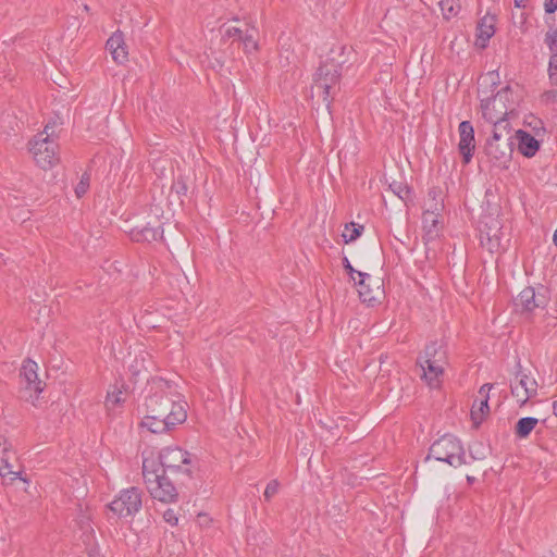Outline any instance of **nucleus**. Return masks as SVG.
Masks as SVG:
<instances>
[{
    "label": "nucleus",
    "mask_w": 557,
    "mask_h": 557,
    "mask_svg": "<svg viewBox=\"0 0 557 557\" xmlns=\"http://www.w3.org/2000/svg\"><path fill=\"white\" fill-rule=\"evenodd\" d=\"M346 52L350 49L339 47L337 51L332 50L331 54L320 64L311 87V97L322 98L325 108L330 112L331 95L339 83L342 67L348 62Z\"/></svg>",
    "instance_id": "nucleus-1"
},
{
    "label": "nucleus",
    "mask_w": 557,
    "mask_h": 557,
    "mask_svg": "<svg viewBox=\"0 0 557 557\" xmlns=\"http://www.w3.org/2000/svg\"><path fill=\"white\" fill-rule=\"evenodd\" d=\"M187 404L182 399L175 386L162 377H153L148 382V395L146 397L147 412L162 416H170L175 410L174 407H181L186 410Z\"/></svg>",
    "instance_id": "nucleus-2"
},
{
    "label": "nucleus",
    "mask_w": 557,
    "mask_h": 557,
    "mask_svg": "<svg viewBox=\"0 0 557 557\" xmlns=\"http://www.w3.org/2000/svg\"><path fill=\"white\" fill-rule=\"evenodd\" d=\"M512 129L505 123L492 128V137L485 146L486 156L493 166L497 169H508L512 157Z\"/></svg>",
    "instance_id": "nucleus-3"
},
{
    "label": "nucleus",
    "mask_w": 557,
    "mask_h": 557,
    "mask_svg": "<svg viewBox=\"0 0 557 557\" xmlns=\"http://www.w3.org/2000/svg\"><path fill=\"white\" fill-rule=\"evenodd\" d=\"M143 475L145 478L147 488L154 499L162 503H172L176 499L177 492L170 480V474L162 473L159 470L154 458H144Z\"/></svg>",
    "instance_id": "nucleus-4"
},
{
    "label": "nucleus",
    "mask_w": 557,
    "mask_h": 557,
    "mask_svg": "<svg viewBox=\"0 0 557 557\" xmlns=\"http://www.w3.org/2000/svg\"><path fill=\"white\" fill-rule=\"evenodd\" d=\"M54 125L55 123H48L45 129L29 141V152L37 165L44 170L53 168L60 160L59 145L53 132Z\"/></svg>",
    "instance_id": "nucleus-5"
},
{
    "label": "nucleus",
    "mask_w": 557,
    "mask_h": 557,
    "mask_svg": "<svg viewBox=\"0 0 557 557\" xmlns=\"http://www.w3.org/2000/svg\"><path fill=\"white\" fill-rule=\"evenodd\" d=\"M157 465L162 473L174 476L181 483L191 479L194 465L188 451L178 447H168L160 451Z\"/></svg>",
    "instance_id": "nucleus-6"
},
{
    "label": "nucleus",
    "mask_w": 557,
    "mask_h": 557,
    "mask_svg": "<svg viewBox=\"0 0 557 557\" xmlns=\"http://www.w3.org/2000/svg\"><path fill=\"white\" fill-rule=\"evenodd\" d=\"M431 458L446 462L455 468L467 463L461 442L451 435H444L431 445L425 461Z\"/></svg>",
    "instance_id": "nucleus-7"
},
{
    "label": "nucleus",
    "mask_w": 557,
    "mask_h": 557,
    "mask_svg": "<svg viewBox=\"0 0 557 557\" xmlns=\"http://www.w3.org/2000/svg\"><path fill=\"white\" fill-rule=\"evenodd\" d=\"M511 90L509 87L500 89L493 98L483 99L481 101L482 115L492 124L493 128L498 123H505L507 127H510L508 116L513 114V104H508Z\"/></svg>",
    "instance_id": "nucleus-8"
},
{
    "label": "nucleus",
    "mask_w": 557,
    "mask_h": 557,
    "mask_svg": "<svg viewBox=\"0 0 557 557\" xmlns=\"http://www.w3.org/2000/svg\"><path fill=\"white\" fill-rule=\"evenodd\" d=\"M444 210L443 193L440 188H432L424 202L422 224L426 243L435 240L440 235V216Z\"/></svg>",
    "instance_id": "nucleus-9"
},
{
    "label": "nucleus",
    "mask_w": 557,
    "mask_h": 557,
    "mask_svg": "<svg viewBox=\"0 0 557 557\" xmlns=\"http://www.w3.org/2000/svg\"><path fill=\"white\" fill-rule=\"evenodd\" d=\"M444 363L445 351H443L436 343L428 345L423 356L419 358V364L422 370L421 377L425 380L430 387L435 388L440 386V377L444 372Z\"/></svg>",
    "instance_id": "nucleus-10"
},
{
    "label": "nucleus",
    "mask_w": 557,
    "mask_h": 557,
    "mask_svg": "<svg viewBox=\"0 0 557 557\" xmlns=\"http://www.w3.org/2000/svg\"><path fill=\"white\" fill-rule=\"evenodd\" d=\"M143 506V492L137 487H129L109 504L110 511L119 518H127L137 513Z\"/></svg>",
    "instance_id": "nucleus-11"
},
{
    "label": "nucleus",
    "mask_w": 557,
    "mask_h": 557,
    "mask_svg": "<svg viewBox=\"0 0 557 557\" xmlns=\"http://www.w3.org/2000/svg\"><path fill=\"white\" fill-rule=\"evenodd\" d=\"M479 232L481 246L488 252L495 253L505 249L502 223L497 218L486 216L481 221Z\"/></svg>",
    "instance_id": "nucleus-12"
},
{
    "label": "nucleus",
    "mask_w": 557,
    "mask_h": 557,
    "mask_svg": "<svg viewBox=\"0 0 557 557\" xmlns=\"http://www.w3.org/2000/svg\"><path fill=\"white\" fill-rule=\"evenodd\" d=\"M175 410L170 416L162 417L147 412V416L140 422V426L147 429L151 433L161 434L183 423L187 418L186 410L181 407H174Z\"/></svg>",
    "instance_id": "nucleus-13"
},
{
    "label": "nucleus",
    "mask_w": 557,
    "mask_h": 557,
    "mask_svg": "<svg viewBox=\"0 0 557 557\" xmlns=\"http://www.w3.org/2000/svg\"><path fill=\"white\" fill-rule=\"evenodd\" d=\"M15 461L16 454L13 450L12 444L5 435L0 434V476L10 482L20 479L27 483L28 480L22 476V471L14 470Z\"/></svg>",
    "instance_id": "nucleus-14"
},
{
    "label": "nucleus",
    "mask_w": 557,
    "mask_h": 557,
    "mask_svg": "<svg viewBox=\"0 0 557 557\" xmlns=\"http://www.w3.org/2000/svg\"><path fill=\"white\" fill-rule=\"evenodd\" d=\"M548 290L541 286L537 289L534 287H525L515 300L517 310L521 312H532L536 308H545L548 304Z\"/></svg>",
    "instance_id": "nucleus-15"
},
{
    "label": "nucleus",
    "mask_w": 557,
    "mask_h": 557,
    "mask_svg": "<svg viewBox=\"0 0 557 557\" xmlns=\"http://www.w3.org/2000/svg\"><path fill=\"white\" fill-rule=\"evenodd\" d=\"M358 277L359 280L356 283L359 286L358 293L360 299L369 306H374L375 304L381 302L384 297V289L381 281L372 278L370 274L366 272H358Z\"/></svg>",
    "instance_id": "nucleus-16"
},
{
    "label": "nucleus",
    "mask_w": 557,
    "mask_h": 557,
    "mask_svg": "<svg viewBox=\"0 0 557 557\" xmlns=\"http://www.w3.org/2000/svg\"><path fill=\"white\" fill-rule=\"evenodd\" d=\"M511 394L523 406L537 393V382L529 374L519 372L516 380L510 384Z\"/></svg>",
    "instance_id": "nucleus-17"
},
{
    "label": "nucleus",
    "mask_w": 557,
    "mask_h": 557,
    "mask_svg": "<svg viewBox=\"0 0 557 557\" xmlns=\"http://www.w3.org/2000/svg\"><path fill=\"white\" fill-rule=\"evenodd\" d=\"M459 132V144L458 149L460 154L462 156V161L465 164L470 163L473 151L475 148L474 144V129L472 124L469 121H462L458 127Z\"/></svg>",
    "instance_id": "nucleus-18"
},
{
    "label": "nucleus",
    "mask_w": 557,
    "mask_h": 557,
    "mask_svg": "<svg viewBox=\"0 0 557 557\" xmlns=\"http://www.w3.org/2000/svg\"><path fill=\"white\" fill-rule=\"evenodd\" d=\"M492 388L493 384L486 383L483 384L479 389L478 399L474 401L471 409V420L475 428H478L483 422L490 412L488 399Z\"/></svg>",
    "instance_id": "nucleus-19"
},
{
    "label": "nucleus",
    "mask_w": 557,
    "mask_h": 557,
    "mask_svg": "<svg viewBox=\"0 0 557 557\" xmlns=\"http://www.w3.org/2000/svg\"><path fill=\"white\" fill-rule=\"evenodd\" d=\"M38 366L33 360L24 361L21 376L25 381V389L39 394L44 391V383L38 379Z\"/></svg>",
    "instance_id": "nucleus-20"
},
{
    "label": "nucleus",
    "mask_w": 557,
    "mask_h": 557,
    "mask_svg": "<svg viewBox=\"0 0 557 557\" xmlns=\"http://www.w3.org/2000/svg\"><path fill=\"white\" fill-rule=\"evenodd\" d=\"M519 151L527 158L535 156L540 149V141L525 131L516 132Z\"/></svg>",
    "instance_id": "nucleus-21"
},
{
    "label": "nucleus",
    "mask_w": 557,
    "mask_h": 557,
    "mask_svg": "<svg viewBox=\"0 0 557 557\" xmlns=\"http://www.w3.org/2000/svg\"><path fill=\"white\" fill-rule=\"evenodd\" d=\"M125 391L126 385L124 383H115L109 387L104 400V406L109 411L125 403Z\"/></svg>",
    "instance_id": "nucleus-22"
},
{
    "label": "nucleus",
    "mask_w": 557,
    "mask_h": 557,
    "mask_svg": "<svg viewBox=\"0 0 557 557\" xmlns=\"http://www.w3.org/2000/svg\"><path fill=\"white\" fill-rule=\"evenodd\" d=\"M495 33V17L486 15L481 18L478 25V38L475 45L485 48L486 42Z\"/></svg>",
    "instance_id": "nucleus-23"
},
{
    "label": "nucleus",
    "mask_w": 557,
    "mask_h": 557,
    "mask_svg": "<svg viewBox=\"0 0 557 557\" xmlns=\"http://www.w3.org/2000/svg\"><path fill=\"white\" fill-rule=\"evenodd\" d=\"M163 230L160 226H144L143 228L133 232V237L137 242H154L162 238Z\"/></svg>",
    "instance_id": "nucleus-24"
},
{
    "label": "nucleus",
    "mask_w": 557,
    "mask_h": 557,
    "mask_svg": "<svg viewBox=\"0 0 557 557\" xmlns=\"http://www.w3.org/2000/svg\"><path fill=\"white\" fill-rule=\"evenodd\" d=\"M258 30L253 26H248L239 41L244 45L246 53L258 51L259 45L257 40Z\"/></svg>",
    "instance_id": "nucleus-25"
},
{
    "label": "nucleus",
    "mask_w": 557,
    "mask_h": 557,
    "mask_svg": "<svg viewBox=\"0 0 557 557\" xmlns=\"http://www.w3.org/2000/svg\"><path fill=\"white\" fill-rule=\"evenodd\" d=\"M539 420L533 417H525L518 420L516 428H515V434L519 438H525L528 437L531 432L534 430V428L537 425Z\"/></svg>",
    "instance_id": "nucleus-26"
},
{
    "label": "nucleus",
    "mask_w": 557,
    "mask_h": 557,
    "mask_svg": "<svg viewBox=\"0 0 557 557\" xmlns=\"http://www.w3.org/2000/svg\"><path fill=\"white\" fill-rule=\"evenodd\" d=\"M438 4L446 20L455 17L460 11L459 0H441Z\"/></svg>",
    "instance_id": "nucleus-27"
},
{
    "label": "nucleus",
    "mask_w": 557,
    "mask_h": 557,
    "mask_svg": "<svg viewBox=\"0 0 557 557\" xmlns=\"http://www.w3.org/2000/svg\"><path fill=\"white\" fill-rule=\"evenodd\" d=\"M363 225H358L355 223L346 224L345 230L343 232V238L345 243H350L356 240L362 233Z\"/></svg>",
    "instance_id": "nucleus-28"
},
{
    "label": "nucleus",
    "mask_w": 557,
    "mask_h": 557,
    "mask_svg": "<svg viewBox=\"0 0 557 557\" xmlns=\"http://www.w3.org/2000/svg\"><path fill=\"white\" fill-rule=\"evenodd\" d=\"M244 33H245V29H242L236 26L226 25V24L222 25L220 28V34H221V37L223 40L230 39V38L240 40Z\"/></svg>",
    "instance_id": "nucleus-29"
},
{
    "label": "nucleus",
    "mask_w": 557,
    "mask_h": 557,
    "mask_svg": "<svg viewBox=\"0 0 557 557\" xmlns=\"http://www.w3.org/2000/svg\"><path fill=\"white\" fill-rule=\"evenodd\" d=\"M389 189L404 201L410 198V188L403 182H392Z\"/></svg>",
    "instance_id": "nucleus-30"
},
{
    "label": "nucleus",
    "mask_w": 557,
    "mask_h": 557,
    "mask_svg": "<svg viewBox=\"0 0 557 557\" xmlns=\"http://www.w3.org/2000/svg\"><path fill=\"white\" fill-rule=\"evenodd\" d=\"M125 45L123 33L117 30L107 40V49L112 52Z\"/></svg>",
    "instance_id": "nucleus-31"
},
{
    "label": "nucleus",
    "mask_w": 557,
    "mask_h": 557,
    "mask_svg": "<svg viewBox=\"0 0 557 557\" xmlns=\"http://www.w3.org/2000/svg\"><path fill=\"white\" fill-rule=\"evenodd\" d=\"M83 543L89 557H100V552L96 543L95 535L91 533L87 534L86 539L83 540Z\"/></svg>",
    "instance_id": "nucleus-32"
},
{
    "label": "nucleus",
    "mask_w": 557,
    "mask_h": 557,
    "mask_svg": "<svg viewBox=\"0 0 557 557\" xmlns=\"http://www.w3.org/2000/svg\"><path fill=\"white\" fill-rule=\"evenodd\" d=\"M78 527L82 531V540L86 539V535L87 534H94V528L91 525V521H90V517L88 515H82L79 518H78Z\"/></svg>",
    "instance_id": "nucleus-33"
},
{
    "label": "nucleus",
    "mask_w": 557,
    "mask_h": 557,
    "mask_svg": "<svg viewBox=\"0 0 557 557\" xmlns=\"http://www.w3.org/2000/svg\"><path fill=\"white\" fill-rule=\"evenodd\" d=\"M114 62L124 64L128 60V51L126 45L110 52Z\"/></svg>",
    "instance_id": "nucleus-34"
},
{
    "label": "nucleus",
    "mask_w": 557,
    "mask_h": 557,
    "mask_svg": "<svg viewBox=\"0 0 557 557\" xmlns=\"http://www.w3.org/2000/svg\"><path fill=\"white\" fill-rule=\"evenodd\" d=\"M545 42L548 46L552 55L557 54V30H549L546 33Z\"/></svg>",
    "instance_id": "nucleus-35"
},
{
    "label": "nucleus",
    "mask_w": 557,
    "mask_h": 557,
    "mask_svg": "<svg viewBox=\"0 0 557 557\" xmlns=\"http://www.w3.org/2000/svg\"><path fill=\"white\" fill-rule=\"evenodd\" d=\"M280 483L277 480H272L268 483L263 497L267 502H270V499L278 492Z\"/></svg>",
    "instance_id": "nucleus-36"
},
{
    "label": "nucleus",
    "mask_w": 557,
    "mask_h": 557,
    "mask_svg": "<svg viewBox=\"0 0 557 557\" xmlns=\"http://www.w3.org/2000/svg\"><path fill=\"white\" fill-rule=\"evenodd\" d=\"M548 75L552 84L557 86V54L549 59Z\"/></svg>",
    "instance_id": "nucleus-37"
},
{
    "label": "nucleus",
    "mask_w": 557,
    "mask_h": 557,
    "mask_svg": "<svg viewBox=\"0 0 557 557\" xmlns=\"http://www.w3.org/2000/svg\"><path fill=\"white\" fill-rule=\"evenodd\" d=\"M187 189V184L183 176H178L172 185V190H174L178 196H185Z\"/></svg>",
    "instance_id": "nucleus-38"
},
{
    "label": "nucleus",
    "mask_w": 557,
    "mask_h": 557,
    "mask_svg": "<svg viewBox=\"0 0 557 557\" xmlns=\"http://www.w3.org/2000/svg\"><path fill=\"white\" fill-rule=\"evenodd\" d=\"M163 519L171 525H176L178 518L173 509H168L163 513Z\"/></svg>",
    "instance_id": "nucleus-39"
},
{
    "label": "nucleus",
    "mask_w": 557,
    "mask_h": 557,
    "mask_svg": "<svg viewBox=\"0 0 557 557\" xmlns=\"http://www.w3.org/2000/svg\"><path fill=\"white\" fill-rule=\"evenodd\" d=\"M88 188V182L85 180H82L78 185L75 188V194L77 197H82Z\"/></svg>",
    "instance_id": "nucleus-40"
},
{
    "label": "nucleus",
    "mask_w": 557,
    "mask_h": 557,
    "mask_svg": "<svg viewBox=\"0 0 557 557\" xmlns=\"http://www.w3.org/2000/svg\"><path fill=\"white\" fill-rule=\"evenodd\" d=\"M544 8L546 13H554L557 10V0H546Z\"/></svg>",
    "instance_id": "nucleus-41"
},
{
    "label": "nucleus",
    "mask_w": 557,
    "mask_h": 557,
    "mask_svg": "<svg viewBox=\"0 0 557 557\" xmlns=\"http://www.w3.org/2000/svg\"><path fill=\"white\" fill-rule=\"evenodd\" d=\"M344 267H345V269L347 270V272L351 275L352 280H354L355 282H357V281H356V277L354 276V274L356 273V274L358 275V272H359V271H356V270L351 267V264H350V262L348 261V259H347V258H344Z\"/></svg>",
    "instance_id": "nucleus-42"
},
{
    "label": "nucleus",
    "mask_w": 557,
    "mask_h": 557,
    "mask_svg": "<svg viewBox=\"0 0 557 557\" xmlns=\"http://www.w3.org/2000/svg\"><path fill=\"white\" fill-rule=\"evenodd\" d=\"M517 8H525L528 0H513Z\"/></svg>",
    "instance_id": "nucleus-43"
},
{
    "label": "nucleus",
    "mask_w": 557,
    "mask_h": 557,
    "mask_svg": "<svg viewBox=\"0 0 557 557\" xmlns=\"http://www.w3.org/2000/svg\"><path fill=\"white\" fill-rule=\"evenodd\" d=\"M198 518H199V520H200V523H201V524H203V523H207V524H208V523H209V519H208L207 515H202V513H200V515L198 516Z\"/></svg>",
    "instance_id": "nucleus-44"
},
{
    "label": "nucleus",
    "mask_w": 557,
    "mask_h": 557,
    "mask_svg": "<svg viewBox=\"0 0 557 557\" xmlns=\"http://www.w3.org/2000/svg\"><path fill=\"white\" fill-rule=\"evenodd\" d=\"M553 410H554V414L557 417V400H555L553 404Z\"/></svg>",
    "instance_id": "nucleus-45"
},
{
    "label": "nucleus",
    "mask_w": 557,
    "mask_h": 557,
    "mask_svg": "<svg viewBox=\"0 0 557 557\" xmlns=\"http://www.w3.org/2000/svg\"><path fill=\"white\" fill-rule=\"evenodd\" d=\"M467 480H468L469 482H473L474 478H472V476H469V475H468V476H467Z\"/></svg>",
    "instance_id": "nucleus-46"
},
{
    "label": "nucleus",
    "mask_w": 557,
    "mask_h": 557,
    "mask_svg": "<svg viewBox=\"0 0 557 557\" xmlns=\"http://www.w3.org/2000/svg\"><path fill=\"white\" fill-rule=\"evenodd\" d=\"M84 10H85L86 12H88V11H89V7H88L87 4H85V5H84Z\"/></svg>",
    "instance_id": "nucleus-47"
}]
</instances>
